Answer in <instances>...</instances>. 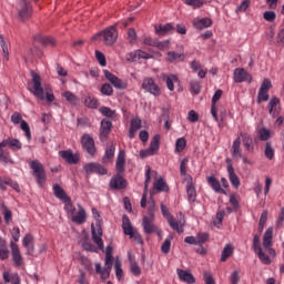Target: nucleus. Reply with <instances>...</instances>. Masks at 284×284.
Masks as SVG:
<instances>
[{
  "label": "nucleus",
  "mask_w": 284,
  "mask_h": 284,
  "mask_svg": "<svg viewBox=\"0 0 284 284\" xmlns=\"http://www.w3.org/2000/svg\"><path fill=\"white\" fill-rule=\"evenodd\" d=\"M115 174L110 181L111 190H125L128 187V181L123 178L125 174V151L121 150L118 154L115 162Z\"/></svg>",
  "instance_id": "nucleus-1"
},
{
  "label": "nucleus",
  "mask_w": 284,
  "mask_h": 284,
  "mask_svg": "<svg viewBox=\"0 0 284 284\" xmlns=\"http://www.w3.org/2000/svg\"><path fill=\"white\" fill-rule=\"evenodd\" d=\"M161 212L162 215L166 219L170 227L174 230V232H178V234H183L185 231V215L183 213H180V219L176 221L174 219V215L170 212V209L165 206V204H161Z\"/></svg>",
  "instance_id": "nucleus-2"
},
{
  "label": "nucleus",
  "mask_w": 284,
  "mask_h": 284,
  "mask_svg": "<svg viewBox=\"0 0 284 284\" xmlns=\"http://www.w3.org/2000/svg\"><path fill=\"white\" fill-rule=\"evenodd\" d=\"M23 145L21 141L14 138H8L0 142V161L1 163H14L12 158H10V152L8 150H3V148H10L11 150H21Z\"/></svg>",
  "instance_id": "nucleus-3"
},
{
  "label": "nucleus",
  "mask_w": 284,
  "mask_h": 284,
  "mask_svg": "<svg viewBox=\"0 0 284 284\" xmlns=\"http://www.w3.org/2000/svg\"><path fill=\"white\" fill-rule=\"evenodd\" d=\"M93 219H95V227L94 224H91V234L92 240L95 245L103 252L105 250V246L103 245V229H101V213H99V210L92 209Z\"/></svg>",
  "instance_id": "nucleus-4"
},
{
  "label": "nucleus",
  "mask_w": 284,
  "mask_h": 284,
  "mask_svg": "<svg viewBox=\"0 0 284 284\" xmlns=\"http://www.w3.org/2000/svg\"><path fill=\"white\" fill-rule=\"evenodd\" d=\"M30 170H32V175L34 176L39 187H43L48 179L43 164L39 162V160H33L30 162Z\"/></svg>",
  "instance_id": "nucleus-5"
},
{
  "label": "nucleus",
  "mask_w": 284,
  "mask_h": 284,
  "mask_svg": "<svg viewBox=\"0 0 284 284\" xmlns=\"http://www.w3.org/2000/svg\"><path fill=\"white\" fill-rule=\"evenodd\" d=\"M118 38H119V33L116 32V28L109 27L104 31L93 36L91 39L92 41H99V39H103L105 45H114V43H116Z\"/></svg>",
  "instance_id": "nucleus-6"
},
{
  "label": "nucleus",
  "mask_w": 284,
  "mask_h": 284,
  "mask_svg": "<svg viewBox=\"0 0 284 284\" xmlns=\"http://www.w3.org/2000/svg\"><path fill=\"white\" fill-rule=\"evenodd\" d=\"M160 145H161V135L155 134L152 138L149 148L146 150L140 151V158L148 159V156H154V154H156V152H159Z\"/></svg>",
  "instance_id": "nucleus-7"
},
{
  "label": "nucleus",
  "mask_w": 284,
  "mask_h": 284,
  "mask_svg": "<svg viewBox=\"0 0 284 284\" xmlns=\"http://www.w3.org/2000/svg\"><path fill=\"white\" fill-rule=\"evenodd\" d=\"M81 145L89 156H94L97 154V144L94 143V138H92L90 134L84 133L82 135Z\"/></svg>",
  "instance_id": "nucleus-8"
},
{
  "label": "nucleus",
  "mask_w": 284,
  "mask_h": 284,
  "mask_svg": "<svg viewBox=\"0 0 284 284\" xmlns=\"http://www.w3.org/2000/svg\"><path fill=\"white\" fill-rule=\"evenodd\" d=\"M31 77L33 83V90H31V92L34 97H37V99L43 101V99H45V93L43 91V87L41 85V75L34 71H31Z\"/></svg>",
  "instance_id": "nucleus-9"
},
{
  "label": "nucleus",
  "mask_w": 284,
  "mask_h": 284,
  "mask_svg": "<svg viewBox=\"0 0 284 284\" xmlns=\"http://www.w3.org/2000/svg\"><path fill=\"white\" fill-rule=\"evenodd\" d=\"M20 10L18 11V17L22 21H28L32 17V4L28 0L19 1Z\"/></svg>",
  "instance_id": "nucleus-10"
},
{
  "label": "nucleus",
  "mask_w": 284,
  "mask_h": 284,
  "mask_svg": "<svg viewBox=\"0 0 284 284\" xmlns=\"http://www.w3.org/2000/svg\"><path fill=\"white\" fill-rule=\"evenodd\" d=\"M143 90L145 92H150V94H153V97H160L161 95V88L155 84L154 79L152 78H145L142 83Z\"/></svg>",
  "instance_id": "nucleus-11"
},
{
  "label": "nucleus",
  "mask_w": 284,
  "mask_h": 284,
  "mask_svg": "<svg viewBox=\"0 0 284 284\" xmlns=\"http://www.w3.org/2000/svg\"><path fill=\"white\" fill-rule=\"evenodd\" d=\"M112 121L103 119L100 124V141L105 143L108 141L110 133L112 132Z\"/></svg>",
  "instance_id": "nucleus-12"
},
{
  "label": "nucleus",
  "mask_w": 284,
  "mask_h": 284,
  "mask_svg": "<svg viewBox=\"0 0 284 284\" xmlns=\"http://www.w3.org/2000/svg\"><path fill=\"white\" fill-rule=\"evenodd\" d=\"M84 172L85 174H100L104 176V174H108V169L99 163L91 162L84 165Z\"/></svg>",
  "instance_id": "nucleus-13"
},
{
  "label": "nucleus",
  "mask_w": 284,
  "mask_h": 284,
  "mask_svg": "<svg viewBox=\"0 0 284 284\" xmlns=\"http://www.w3.org/2000/svg\"><path fill=\"white\" fill-rule=\"evenodd\" d=\"M59 155L63 161L69 163V165H77V163L81 161V155H79V153H73L72 150L60 151Z\"/></svg>",
  "instance_id": "nucleus-14"
},
{
  "label": "nucleus",
  "mask_w": 284,
  "mask_h": 284,
  "mask_svg": "<svg viewBox=\"0 0 284 284\" xmlns=\"http://www.w3.org/2000/svg\"><path fill=\"white\" fill-rule=\"evenodd\" d=\"M142 227L144 234H154L159 226L154 224V216H144L142 219Z\"/></svg>",
  "instance_id": "nucleus-15"
},
{
  "label": "nucleus",
  "mask_w": 284,
  "mask_h": 284,
  "mask_svg": "<svg viewBox=\"0 0 284 284\" xmlns=\"http://www.w3.org/2000/svg\"><path fill=\"white\" fill-rule=\"evenodd\" d=\"M12 261L16 267H21L23 265V257L21 256V251H19V245L14 242L10 243Z\"/></svg>",
  "instance_id": "nucleus-16"
},
{
  "label": "nucleus",
  "mask_w": 284,
  "mask_h": 284,
  "mask_svg": "<svg viewBox=\"0 0 284 284\" xmlns=\"http://www.w3.org/2000/svg\"><path fill=\"white\" fill-rule=\"evenodd\" d=\"M151 172L152 169L150 168L145 171L144 192L140 202L141 207H148V187L150 185V181H152Z\"/></svg>",
  "instance_id": "nucleus-17"
},
{
  "label": "nucleus",
  "mask_w": 284,
  "mask_h": 284,
  "mask_svg": "<svg viewBox=\"0 0 284 284\" xmlns=\"http://www.w3.org/2000/svg\"><path fill=\"white\" fill-rule=\"evenodd\" d=\"M233 79L235 83H243V81H248L252 83V75L245 71V69H235Z\"/></svg>",
  "instance_id": "nucleus-18"
},
{
  "label": "nucleus",
  "mask_w": 284,
  "mask_h": 284,
  "mask_svg": "<svg viewBox=\"0 0 284 284\" xmlns=\"http://www.w3.org/2000/svg\"><path fill=\"white\" fill-rule=\"evenodd\" d=\"M281 100L278 98H272L268 102V113L273 119H276L281 113Z\"/></svg>",
  "instance_id": "nucleus-19"
},
{
  "label": "nucleus",
  "mask_w": 284,
  "mask_h": 284,
  "mask_svg": "<svg viewBox=\"0 0 284 284\" xmlns=\"http://www.w3.org/2000/svg\"><path fill=\"white\" fill-rule=\"evenodd\" d=\"M136 59H153V55L141 50V49H138L135 50L134 52H131L129 53V57L126 58V61H131V62H134L136 61Z\"/></svg>",
  "instance_id": "nucleus-20"
},
{
  "label": "nucleus",
  "mask_w": 284,
  "mask_h": 284,
  "mask_svg": "<svg viewBox=\"0 0 284 284\" xmlns=\"http://www.w3.org/2000/svg\"><path fill=\"white\" fill-rule=\"evenodd\" d=\"M174 32V26L172 23L155 26V34L158 37H165V34H172Z\"/></svg>",
  "instance_id": "nucleus-21"
},
{
  "label": "nucleus",
  "mask_w": 284,
  "mask_h": 284,
  "mask_svg": "<svg viewBox=\"0 0 284 284\" xmlns=\"http://www.w3.org/2000/svg\"><path fill=\"white\" fill-rule=\"evenodd\" d=\"M207 183L209 185H211L214 192H216V194H224V195L227 194V191L221 187V182H219V180L214 175H211L207 178Z\"/></svg>",
  "instance_id": "nucleus-22"
},
{
  "label": "nucleus",
  "mask_w": 284,
  "mask_h": 284,
  "mask_svg": "<svg viewBox=\"0 0 284 284\" xmlns=\"http://www.w3.org/2000/svg\"><path fill=\"white\" fill-rule=\"evenodd\" d=\"M178 276L180 281H182L183 283H187V284L196 283V278H194V275H192V273H190L189 271L179 268Z\"/></svg>",
  "instance_id": "nucleus-23"
},
{
  "label": "nucleus",
  "mask_w": 284,
  "mask_h": 284,
  "mask_svg": "<svg viewBox=\"0 0 284 284\" xmlns=\"http://www.w3.org/2000/svg\"><path fill=\"white\" fill-rule=\"evenodd\" d=\"M242 136V143L246 150V152H250L251 154L254 152V140L252 136L247 133H241Z\"/></svg>",
  "instance_id": "nucleus-24"
},
{
  "label": "nucleus",
  "mask_w": 284,
  "mask_h": 284,
  "mask_svg": "<svg viewBox=\"0 0 284 284\" xmlns=\"http://www.w3.org/2000/svg\"><path fill=\"white\" fill-rule=\"evenodd\" d=\"M80 243L87 252H97V246L94 244L90 243V235L88 233H83L82 237L80 240Z\"/></svg>",
  "instance_id": "nucleus-25"
},
{
  "label": "nucleus",
  "mask_w": 284,
  "mask_h": 284,
  "mask_svg": "<svg viewBox=\"0 0 284 284\" xmlns=\"http://www.w3.org/2000/svg\"><path fill=\"white\" fill-rule=\"evenodd\" d=\"M122 230L125 236H132V232L134 231V226H132V222L128 215L122 216Z\"/></svg>",
  "instance_id": "nucleus-26"
},
{
  "label": "nucleus",
  "mask_w": 284,
  "mask_h": 284,
  "mask_svg": "<svg viewBox=\"0 0 284 284\" xmlns=\"http://www.w3.org/2000/svg\"><path fill=\"white\" fill-rule=\"evenodd\" d=\"M33 40L37 42V43H41L42 45H55V41H54V38L52 37H48V36H42V34H36L33 37Z\"/></svg>",
  "instance_id": "nucleus-27"
},
{
  "label": "nucleus",
  "mask_w": 284,
  "mask_h": 284,
  "mask_svg": "<svg viewBox=\"0 0 284 284\" xmlns=\"http://www.w3.org/2000/svg\"><path fill=\"white\" fill-rule=\"evenodd\" d=\"M116 150V146L114 145V143H110L106 149H105V153L102 158V163H110V161H112V159H114V152Z\"/></svg>",
  "instance_id": "nucleus-28"
},
{
  "label": "nucleus",
  "mask_w": 284,
  "mask_h": 284,
  "mask_svg": "<svg viewBox=\"0 0 284 284\" xmlns=\"http://www.w3.org/2000/svg\"><path fill=\"white\" fill-rule=\"evenodd\" d=\"M87 219H88V215L85 214V209H83V206L79 205V212L77 215H73L71 217V221L73 223H77L78 225H83V223L85 222Z\"/></svg>",
  "instance_id": "nucleus-29"
},
{
  "label": "nucleus",
  "mask_w": 284,
  "mask_h": 284,
  "mask_svg": "<svg viewBox=\"0 0 284 284\" xmlns=\"http://www.w3.org/2000/svg\"><path fill=\"white\" fill-rule=\"evenodd\" d=\"M53 193L57 199H60V201H70V196H68L65 190H63V187H61L59 184H53Z\"/></svg>",
  "instance_id": "nucleus-30"
},
{
  "label": "nucleus",
  "mask_w": 284,
  "mask_h": 284,
  "mask_svg": "<svg viewBox=\"0 0 284 284\" xmlns=\"http://www.w3.org/2000/svg\"><path fill=\"white\" fill-rule=\"evenodd\" d=\"M227 173L229 181L231 182L233 187H235V190H239V187H241V179H239V175H236V172L234 171V169H232V166H230Z\"/></svg>",
  "instance_id": "nucleus-31"
},
{
  "label": "nucleus",
  "mask_w": 284,
  "mask_h": 284,
  "mask_svg": "<svg viewBox=\"0 0 284 284\" xmlns=\"http://www.w3.org/2000/svg\"><path fill=\"white\" fill-rule=\"evenodd\" d=\"M6 185H9L10 187H12V190H14L16 192H21V189L19 187V183H17L16 181L8 179L7 181L1 180L0 178V190H2L3 192H6L7 187Z\"/></svg>",
  "instance_id": "nucleus-32"
},
{
  "label": "nucleus",
  "mask_w": 284,
  "mask_h": 284,
  "mask_svg": "<svg viewBox=\"0 0 284 284\" xmlns=\"http://www.w3.org/2000/svg\"><path fill=\"white\" fill-rule=\"evenodd\" d=\"M186 194H187V199H189V201H191V203L196 202V187H194V182L187 181Z\"/></svg>",
  "instance_id": "nucleus-33"
},
{
  "label": "nucleus",
  "mask_w": 284,
  "mask_h": 284,
  "mask_svg": "<svg viewBox=\"0 0 284 284\" xmlns=\"http://www.w3.org/2000/svg\"><path fill=\"white\" fill-rule=\"evenodd\" d=\"M273 235H274V229L268 227V229L265 231L264 236H263V247H264V248H270V247H272V239H273Z\"/></svg>",
  "instance_id": "nucleus-34"
},
{
  "label": "nucleus",
  "mask_w": 284,
  "mask_h": 284,
  "mask_svg": "<svg viewBox=\"0 0 284 284\" xmlns=\"http://www.w3.org/2000/svg\"><path fill=\"white\" fill-rule=\"evenodd\" d=\"M193 26L196 30H205V28H210L212 26V19L202 18V19L193 22Z\"/></svg>",
  "instance_id": "nucleus-35"
},
{
  "label": "nucleus",
  "mask_w": 284,
  "mask_h": 284,
  "mask_svg": "<svg viewBox=\"0 0 284 284\" xmlns=\"http://www.w3.org/2000/svg\"><path fill=\"white\" fill-rule=\"evenodd\" d=\"M234 254V245L232 244H226L222 251L221 254V263H225V261H227V258H230V256H232Z\"/></svg>",
  "instance_id": "nucleus-36"
},
{
  "label": "nucleus",
  "mask_w": 284,
  "mask_h": 284,
  "mask_svg": "<svg viewBox=\"0 0 284 284\" xmlns=\"http://www.w3.org/2000/svg\"><path fill=\"white\" fill-rule=\"evenodd\" d=\"M232 156H239L240 159H243V153H241V138H236L232 145Z\"/></svg>",
  "instance_id": "nucleus-37"
},
{
  "label": "nucleus",
  "mask_w": 284,
  "mask_h": 284,
  "mask_svg": "<svg viewBox=\"0 0 284 284\" xmlns=\"http://www.w3.org/2000/svg\"><path fill=\"white\" fill-rule=\"evenodd\" d=\"M153 187L156 190V192H170V186H168V183L163 181V178H160L156 182H154Z\"/></svg>",
  "instance_id": "nucleus-38"
},
{
  "label": "nucleus",
  "mask_w": 284,
  "mask_h": 284,
  "mask_svg": "<svg viewBox=\"0 0 284 284\" xmlns=\"http://www.w3.org/2000/svg\"><path fill=\"white\" fill-rule=\"evenodd\" d=\"M185 57L183 55V53H178L174 51H169L166 53V60L169 61V63H174V61H184Z\"/></svg>",
  "instance_id": "nucleus-39"
},
{
  "label": "nucleus",
  "mask_w": 284,
  "mask_h": 284,
  "mask_svg": "<svg viewBox=\"0 0 284 284\" xmlns=\"http://www.w3.org/2000/svg\"><path fill=\"white\" fill-rule=\"evenodd\" d=\"M84 105L91 108V110H97L99 108V100L94 95H87L84 97Z\"/></svg>",
  "instance_id": "nucleus-40"
},
{
  "label": "nucleus",
  "mask_w": 284,
  "mask_h": 284,
  "mask_svg": "<svg viewBox=\"0 0 284 284\" xmlns=\"http://www.w3.org/2000/svg\"><path fill=\"white\" fill-rule=\"evenodd\" d=\"M62 97L65 98V101H68V103H70L71 105H77V103H79V97L70 91L63 92Z\"/></svg>",
  "instance_id": "nucleus-41"
},
{
  "label": "nucleus",
  "mask_w": 284,
  "mask_h": 284,
  "mask_svg": "<svg viewBox=\"0 0 284 284\" xmlns=\"http://www.w3.org/2000/svg\"><path fill=\"white\" fill-rule=\"evenodd\" d=\"M264 156L272 161L274 159V148L272 146V142L265 143Z\"/></svg>",
  "instance_id": "nucleus-42"
},
{
  "label": "nucleus",
  "mask_w": 284,
  "mask_h": 284,
  "mask_svg": "<svg viewBox=\"0 0 284 284\" xmlns=\"http://www.w3.org/2000/svg\"><path fill=\"white\" fill-rule=\"evenodd\" d=\"M121 266H122L121 260L115 258L114 270H115V276L118 281H121V278H123V268H121Z\"/></svg>",
  "instance_id": "nucleus-43"
},
{
  "label": "nucleus",
  "mask_w": 284,
  "mask_h": 284,
  "mask_svg": "<svg viewBox=\"0 0 284 284\" xmlns=\"http://www.w3.org/2000/svg\"><path fill=\"white\" fill-rule=\"evenodd\" d=\"M100 92L104 97H112V94H114V89L110 85V83H104L102 84Z\"/></svg>",
  "instance_id": "nucleus-44"
},
{
  "label": "nucleus",
  "mask_w": 284,
  "mask_h": 284,
  "mask_svg": "<svg viewBox=\"0 0 284 284\" xmlns=\"http://www.w3.org/2000/svg\"><path fill=\"white\" fill-rule=\"evenodd\" d=\"M111 83L116 88V90H125V88H128V82L123 81L119 77H115Z\"/></svg>",
  "instance_id": "nucleus-45"
},
{
  "label": "nucleus",
  "mask_w": 284,
  "mask_h": 284,
  "mask_svg": "<svg viewBox=\"0 0 284 284\" xmlns=\"http://www.w3.org/2000/svg\"><path fill=\"white\" fill-rule=\"evenodd\" d=\"M101 114H103V116H108V119H114V116L116 115V111L108 108V106H102L100 109Z\"/></svg>",
  "instance_id": "nucleus-46"
},
{
  "label": "nucleus",
  "mask_w": 284,
  "mask_h": 284,
  "mask_svg": "<svg viewBox=\"0 0 284 284\" xmlns=\"http://www.w3.org/2000/svg\"><path fill=\"white\" fill-rule=\"evenodd\" d=\"M20 128L21 130L24 132L28 141H30L32 139V134L30 132V124H28V122H26L24 120L21 121L20 123Z\"/></svg>",
  "instance_id": "nucleus-47"
},
{
  "label": "nucleus",
  "mask_w": 284,
  "mask_h": 284,
  "mask_svg": "<svg viewBox=\"0 0 284 284\" xmlns=\"http://www.w3.org/2000/svg\"><path fill=\"white\" fill-rule=\"evenodd\" d=\"M258 139L260 141H270L271 136H272V133H270V130L263 128V129H260L258 131Z\"/></svg>",
  "instance_id": "nucleus-48"
},
{
  "label": "nucleus",
  "mask_w": 284,
  "mask_h": 284,
  "mask_svg": "<svg viewBox=\"0 0 284 284\" xmlns=\"http://www.w3.org/2000/svg\"><path fill=\"white\" fill-rule=\"evenodd\" d=\"M185 145H187L185 138H179L175 142V151L183 152L185 150Z\"/></svg>",
  "instance_id": "nucleus-49"
},
{
  "label": "nucleus",
  "mask_w": 284,
  "mask_h": 284,
  "mask_svg": "<svg viewBox=\"0 0 284 284\" xmlns=\"http://www.w3.org/2000/svg\"><path fill=\"white\" fill-rule=\"evenodd\" d=\"M255 254H257V256H258L261 263H263V265L272 264V260L266 254H264L263 250L257 251V253H255Z\"/></svg>",
  "instance_id": "nucleus-50"
},
{
  "label": "nucleus",
  "mask_w": 284,
  "mask_h": 284,
  "mask_svg": "<svg viewBox=\"0 0 284 284\" xmlns=\"http://www.w3.org/2000/svg\"><path fill=\"white\" fill-rule=\"evenodd\" d=\"M263 101H270V93H267V91L258 90L257 104L261 105V103H263Z\"/></svg>",
  "instance_id": "nucleus-51"
},
{
  "label": "nucleus",
  "mask_w": 284,
  "mask_h": 284,
  "mask_svg": "<svg viewBox=\"0 0 284 284\" xmlns=\"http://www.w3.org/2000/svg\"><path fill=\"white\" fill-rule=\"evenodd\" d=\"M176 81H179V78H176V75H174V74L166 78V85H168V89L170 90V92H173L174 83H176Z\"/></svg>",
  "instance_id": "nucleus-52"
},
{
  "label": "nucleus",
  "mask_w": 284,
  "mask_h": 284,
  "mask_svg": "<svg viewBox=\"0 0 284 284\" xmlns=\"http://www.w3.org/2000/svg\"><path fill=\"white\" fill-rule=\"evenodd\" d=\"M170 247H172V237H168L161 246L163 254H170Z\"/></svg>",
  "instance_id": "nucleus-53"
},
{
  "label": "nucleus",
  "mask_w": 284,
  "mask_h": 284,
  "mask_svg": "<svg viewBox=\"0 0 284 284\" xmlns=\"http://www.w3.org/2000/svg\"><path fill=\"white\" fill-rule=\"evenodd\" d=\"M252 247H253V251L255 252V254L257 252H261V250H263L261 247V236L260 235H254L253 236V245H252Z\"/></svg>",
  "instance_id": "nucleus-54"
},
{
  "label": "nucleus",
  "mask_w": 284,
  "mask_h": 284,
  "mask_svg": "<svg viewBox=\"0 0 284 284\" xmlns=\"http://www.w3.org/2000/svg\"><path fill=\"white\" fill-rule=\"evenodd\" d=\"M190 85L193 94H201V82H199V80L191 81Z\"/></svg>",
  "instance_id": "nucleus-55"
},
{
  "label": "nucleus",
  "mask_w": 284,
  "mask_h": 284,
  "mask_svg": "<svg viewBox=\"0 0 284 284\" xmlns=\"http://www.w3.org/2000/svg\"><path fill=\"white\" fill-rule=\"evenodd\" d=\"M263 19H265V21H268V23H274V21H276V12L265 11L263 13Z\"/></svg>",
  "instance_id": "nucleus-56"
},
{
  "label": "nucleus",
  "mask_w": 284,
  "mask_h": 284,
  "mask_svg": "<svg viewBox=\"0 0 284 284\" xmlns=\"http://www.w3.org/2000/svg\"><path fill=\"white\" fill-rule=\"evenodd\" d=\"M185 6H191V8H202L203 6V0H183Z\"/></svg>",
  "instance_id": "nucleus-57"
},
{
  "label": "nucleus",
  "mask_w": 284,
  "mask_h": 284,
  "mask_svg": "<svg viewBox=\"0 0 284 284\" xmlns=\"http://www.w3.org/2000/svg\"><path fill=\"white\" fill-rule=\"evenodd\" d=\"M95 59L99 61L102 68H105V65H108V61L105 60V54H103V52L95 51Z\"/></svg>",
  "instance_id": "nucleus-58"
},
{
  "label": "nucleus",
  "mask_w": 284,
  "mask_h": 284,
  "mask_svg": "<svg viewBox=\"0 0 284 284\" xmlns=\"http://www.w3.org/2000/svg\"><path fill=\"white\" fill-rule=\"evenodd\" d=\"M64 204V210L65 212H68V214H74V212H77V207H74V205H72V199L69 197V202L68 201H63Z\"/></svg>",
  "instance_id": "nucleus-59"
},
{
  "label": "nucleus",
  "mask_w": 284,
  "mask_h": 284,
  "mask_svg": "<svg viewBox=\"0 0 284 284\" xmlns=\"http://www.w3.org/2000/svg\"><path fill=\"white\" fill-rule=\"evenodd\" d=\"M209 239H210V234H207V233H199L196 235L197 245H203V243H207Z\"/></svg>",
  "instance_id": "nucleus-60"
},
{
  "label": "nucleus",
  "mask_w": 284,
  "mask_h": 284,
  "mask_svg": "<svg viewBox=\"0 0 284 284\" xmlns=\"http://www.w3.org/2000/svg\"><path fill=\"white\" fill-rule=\"evenodd\" d=\"M130 270L134 276H141V266H139V263H131Z\"/></svg>",
  "instance_id": "nucleus-61"
},
{
  "label": "nucleus",
  "mask_w": 284,
  "mask_h": 284,
  "mask_svg": "<svg viewBox=\"0 0 284 284\" xmlns=\"http://www.w3.org/2000/svg\"><path fill=\"white\" fill-rule=\"evenodd\" d=\"M128 39L130 43H136V30L134 28L128 30Z\"/></svg>",
  "instance_id": "nucleus-62"
},
{
  "label": "nucleus",
  "mask_w": 284,
  "mask_h": 284,
  "mask_svg": "<svg viewBox=\"0 0 284 284\" xmlns=\"http://www.w3.org/2000/svg\"><path fill=\"white\" fill-rule=\"evenodd\" d=\"M272 88V81H270V79H264L260 90H262L263 92H270Z\"/></svg>",
  "instance_id": "nucleus-63"
},
{
  "label": "nucleus",
  "mask_w": 284,
  "mask_h": 284,
  "mask_svg": "<svg viewBox=\"0 0 284 284\" xmlns=\"http://www.w3.org/2000/svg\"><path fill=\"white\" fill-rule=\"evenodd\" d=\"M187 120L191 123H196V121H199V113H196V111L194 110H191L187 114Z\"/></svg>",
  "instance_id": "nucleus-64"
}]
</instances>
